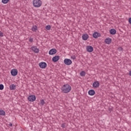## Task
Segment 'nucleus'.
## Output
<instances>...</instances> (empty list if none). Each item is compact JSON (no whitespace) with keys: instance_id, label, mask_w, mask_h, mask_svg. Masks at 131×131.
<instances>
[{"instance_id":"1","label":"nucleus","mask_w":131,"mask_h":131,"mask_svg":"<svg viewBox=\"0 0 131 131\" xmlns=\"http://www.w3.org/2000/svg\"><path fill=\"white\" fill-rule=\"evenodd\" d=\"M61 90L62 93L68 94L71 91V86L68 84H64L61 87Z\"/></svg>"},{"instance_id":"2","label":"nucleus","mask_w":131,"mask_h":131,"mask_svg":"<svg viewBox=\"0 0 131 131\" xmlns=\"http://www.w3.org/2000/svg\"><path fill=\"white\" fill-rule=\"evenodd\" d=\"M41 1L40 0H33V5L35 8H39L41 6Z\"/></svg>"},{"instance_id":"3","label":"nucleus","mask_w":131,"mask_h":131,"mask_svg":"<svg viewBox=\"0 0 131 131\" xmlns=\"http://www.w3.org/2000/svg\"><path fill=\"white\" fill-rule=\"evenodd\" d=\"M28 100L29 102H34L36 100V96L35 95H30L28 97Z\"/></svg>"},{"instance_id":"4","label":"nucleus","mask_w":131,"mask_h":131,"mask_svg":"<svg viewBox=\"0 0 131 131\" xmlns=\"http://www.w3.org/2000/svg\"><path fill=\"white\" fill-rule=\"evenodd\" d=\"M64 63L66 65H71L72 64V61L70 59L66 58L64 60Z\"/></svg>"},{"instance_id":"5","label":"nucleus","mask_w":131,"mask_h":131,"mask_svg":"<svg viewBox=\"0 0 131 131\" xmlns=\"http://www.w3.org/2000/svg\"><path fill=\"white\" fill-rule=\"evenodd\" d=\"M31 49L34 53H35V54H38V53H39V49H37L36 46H32Z\"/></svg>"},{"instance_id":"6","label":"nucleus","mask_w":131,"mask_h":131,"mask_svg":"<svg viewBox=\"0 0 131 131\" xmlns=\"http://www.w3.org/2000/svg\"><path fill=\"white\" fill-rule=\"evenodd\" d=\"M40 68H41V69H45L47 67V63L45 62H41L39 63L38 64Z\"/></svg>"},{"instance_id":"7","label":"nucleus","mask_w":131,"mask_h":131,"mask_svg":"<svg viewBox=\"0 0 131 131\" xmlns=\"http://www.w3.org/2000/svg\"><path fill=\"white\" fill-rule=\"evenodd\" d=\"M11 74L12 75V76H16V75L18 74V71L17 69H12L11 71Z\"/></svg>"},{"instance_id":"8","label":"nucleus","mask_w":131,"mask_h":131,"mask_svg":"<svg viewBox=\"0 0 131 131\" xmlns=\"http://www.w3.org/2000/svg\"><path fill=\"white\" fill-rule=\"evenodd\" d=\"M92 86L95 88V89H97V88H99V86H100V82H99V81H95L93 83Z\"/></svg>"},{"instance_id":"9","label":"nucleus","mask_w":131,"mask_h":131,"mask_svg":"<svg viewBox=\"0 0 131 131\" xmlns=\"http://www.w3.org/2000/svg\"><path fill=\"white\" fill-rule=\"evenodd\" d=\"M100 36H101V34L97 32H95L93 34V37L94 38H98V37H100Z\"/></svg>"},{"instance_id":"10","label":"nucleus","mask_w":131,"mask_h":131,"mask_svg":"<svg viewBox=\"0 0 131 131\" xmlns=\"http://www.w3.org/2000/svg\"><path fill=\"white\" fill-rule=\"evenodd\" d=\"M57 53V50L55 49H52L49 51V55H55V54H56Z\"/></svg>"},{"instance_id":"11","label":"nucleus","mask_w":131,"mask_h":131,"mask_svg":"<svg viewBox=\"0 0 131 131\" xmlns=\"http://www.w3.org/2000/svg\"><path fill=\"white\" fill-rule=\"evenodd\" d=\"M60 60V56H55L52 58V61L53 62H57V61H59Z\"/></svg>"},{"instance_id":"12","label":"nucleus","mask_w":131,"mask_h":131,"mask_svg":"<svg viewBox=\"0 0 131 131\" xmlns=\"http://www.w3.org/2000/svg\"><path fill=\"white\" fill-rule=\"evenodd\" d=\"M86 51L87 52H89V53H92V52L94 51V48H93L92 46H87Z\"/></svg>"},{"instance_id":"13","label":"nucleus","mask_w":131,"mask_h":131,"mask_svg":"<svg viewBox=\"0 0 131 131\" xmlns=\"http://www.w3.org/2000/svg\"><path fill=\"white\" fill-rule=\"evenodd\" d=\"M112 39L110 38H107L105 39V42L107 45H110V43L112 42Z\"/></svg>"},{"instance_id":"14","label":"nucleus","mask_w":131,"mask_h":131,"mask_svg":"<svg viewBox=\"0 0 131 131\" xmlns=\"http://www.w3.org/2000/svg\"><path fill=\"white\" fill-rule=\"evenodd\" d=\"M88 94L90 95V96H94V95L96 94V92L94 90H90L89 91Z\"/></svg>"},{"instance_id":"15","label":"nucleus","mask_w":131,"mask_h":131,"mask_svg":"<svg viewBox=\"0 0 131 131\" xmlns=\"http://www.w3.org/2000/svg\"><path fill=\"white\" fill-rule=\"evenodd\" d=\"M10 90L11 91H14V90H16V85L14 84H12L9 86Z\"/></svg>"},{"instance_id":"16","label":"nucleus","mask_w":131,"mask_h":131,"mask_svg":"<svg viewBox=\"0 0 131 131\" xmlns=\"http://www.w3.org/2000/svg\"><path fill=\"white\" fill-rule=\"evenodd\" d=\"M110 34L114 35L116 34V30L114 29H112L110 30Z\"/></svg>"},{"instance_id":"17","label":"nucleus","mask_w":131,"mask_h":131,"mask_svg":"<svg viewBox=\"0 0 131 131\" xmlns=\"http://www.w3.org/2000/svg\"><path fill=\"white\" fill-rule=\"evenodd\" d=\"M83 40H86L89 38V35L88 34H83L82 36Z\"/></svg>"},{"instance_id":"18","label":"nucleus","mask_w":131,"mask_h":131,"mask_svg":"<svg viewBox=\"0 0 131 131\" xmlns=\"http://www.w3.org/2000/svg\"><path fill=\"white\" fill-rule=\"evenodd\" d=\"M0 115H3V116H5L6 115V112L5 111L3 110H0Z\"/></svg>"},{"instance_id":"19","label":"nucleus","mask_w":131,"mask_h":131,"mask_svg":"<svg viewBox=\"0 0 131 131\" xmlns=\"http://www.w3.org/2000/svg\"><path fill=\"white\" fill-rule=\"evenodd\" d=\"M32 30V31L36 32L37 30V27L36 26H33Z\"/></svg>"},{"instance_id":"20","label":"nucleus","mask_w":131,"mask_h":131,"mask_svg":"<svg viewBox=\"0 0 131 131\" xmlns=\"http://www.w3.org/2000/svg\"><path fill=\"white\" fill-rule=\"evenodd\" d=\"M80 76H85V72L82 71L80 73Z\"/></svg>"},{"instance_id":"21","label":"nucleus","mask_w":131,"mask_h":131,"mask_svg":"<svg viewBox=\"0 0 131 131\" xmlns=\"http://www.w3.org/2000/svg\"><path fill=\"white\" fill-rule=\"evenodd\" d=\"M45 103L46 102H45V100H43V99H42L40 101V104L41 105V106H43V105H45Z\"/></svg>"},{"instance_id":"22","label":"nucleus","mask_w":131,"mask_h":131,"mask_svg":"<svg viewBox=\"0 0 131 131\" xmlns=\"http://www.w3.org/2000/svg\"><path fill=\"white\" fill-rule=\"evenodd\" d=\"M10 0H2L3 4H8Z\"/></svg>"},{"instance_id":"23","label":"nucleus","mask_w":131,"mask_h":131,"mask_svg":"<svg viewBox=\"0 0 131 131\" xmlns=\"http://www.w3.org/2000/svg\"><path fill=\"white\" fill-rule=\"evenodd\" d=\"M46 28L47 30H51V26L47 25V26H46Z\"/></svg>"},{"instance_id":"24","label":"nucleus","mask_w":131,"mask_h":131,"mask_svg":"<svg viewBox=\"0 0 131 131\" xmlns=\"http://www.w3.org/2000/svg\"><path fill=\"white\" fill-rule=\"evenodd\" d=\"M4 90V84H0V90L3 91Z\"/></svg>"},{"instance_id":"25","label":"nucleus","mask_w":131,"mask_h":131,"mask_svg":"<svg viewBox=\"0 0 131 131\" xmlns=\"http://www.w3.org/2000/svg\"><path fill=\"white\" fill-rule=\"evenodd\" d=\"M71 59H73V60H75V59H76V57H75V55H73L71 56Z\"/></svg>"},{"instance_id":"26","label":"nucleus","mask_w":131,"mask_h":131,"mask_svg":"<svg viewBox=\"0 0 131 131\" xmlns=\"http://www.w3.org/2000/svg\"><path fill=\"white\" fill-rule=\"evenodd\" d=\"M66 127V125L65 124H61V127H62V128H65Z\"/></svg>"},{"instance_id":"27","label":"nucleus","mask_w":131,"mask_h":131,"mask_svg":"<svg viewBox=\"0 0 131 131\" xmlns=\"http://www.w3.org/2000/svg\"><path fill=\"white\" fill-rule=\"evenodd\" d=\"M0 36L1 37H3V36H4V33L2 32L1 31H0Z\"/></svg>"},{"instance_id":"28","label":"nucleus","mask_w":131,"mask_h":131,"mask_svg":"<svg viewBox=\"0 0 131 131\" xmlns=\"http://www.w3.org/2000/svg\"><path fill=\"white\" fill-rule=\"evenodd\" d=\"M29 40L30 42H33V38H30Z\"/></svg>"},{"instance_id":"29","label":"nucleus","mask_w":131,"mask_h":131,"mask_svg":"<svg viewBox=\"0 0 131 131\" xmlns=\"http://www.w3.org/2000/svg\"><path fill=\"white\" fill-rule=\"evenodd\" d=\"M9 126H13V124H12L11 123H10L9 124Z\"/></svg>"},{"instance_id":"30","label":"nucleus","mask_w":131,"mask_h":131,"mask_svg":"<svg viewBox=\"0 0 131 131\" xmlns=\"http://www.w3.org/2000/svg\"><path fill=\"white\" fill-rule=\"evenodd\" d=\"M129 75L130 76H131V71H130L129 72Z\"/></svg>"}]
</instances>
